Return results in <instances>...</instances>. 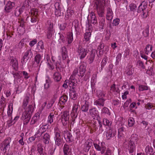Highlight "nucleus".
Here are the masks:
<instances>
[{"label": "nucleus", "instance_id": "obj_1", "mask_svg": "<svg viewBox=\"0 0 155 155\" xmlns=\"http://www.w3.org/2000/svg\"><path fill=\"white\" fill-rule=\"evenodd\" d=\"M29 94H28L25 96L22 103V107L25 110L21 117L24 124H27L31 117L33 112V106L32 105L27 106L28 103Z\"/></svg>", "mask_w": 155, "mask_h": 155}, {"label": "nucleus", "instance_id": "obj_2", "mask_svg": "<svg viewBox=\"0 0 155 155\" xmlns=\"http://www.w3.org/2000/svg\"><path fill=\"white\" fill-rule=\"evenodd\" d=\"M78 72V69L77 68H76L74 71L69 79L65 80L62 86L63 87L66 86H69V87H72L73 86H77L78 84L77 80L75 79V78L76 77Z\"/></svg>", "mask_w": 155, "mask_h": 155}, {"label": "nucleus", "instance_id": "obj_3", "mask_svg": "<svg viewBox=\"0 0 155 155\" xmlns=\"http://www.w3.org/2000/svg\"><path fill=\"white\" fill-rule=\"evenodd\" d=\"M137 135L136 134L132 135L131 137V139L128 143L127 149L130 153H132L136 146L137 143Z\"/></svg>", "mask_w": 155, "mask_h": 155}, {"label": "nucleus", "instance_id": "obj_4", "mask_svg": "<svg viewBox=\"0 0 155 155\" xmlns=\"http://www.w3.org/2000/svg\"><path fill=\"white\" fill-rule=\"evenodd\" d=\"M147 2L144 1L139 6L137 11L138 13H140L143 18H146L148 15V10L146 9L147 7Z\"/></svg>", "mask_w": 155, "mask_h": 155}, {"label": "nucleus", "instance_id": "obj_5", "mask_svg": "<svg viewBox=\"0 0 155 155\" xmlns=\"http://www.w3.org/2000/svg\"><path fill=\"white\" fill-rule=\"evenodd\" d=\"M54 130L55 143L56 145L59 146L62 143L60 136L61 132L57 127L54 128Z\"/></svg>", "mask_w": 155, "mask_h": 155}, {"label": "nucleus", "instance_id": "obj_6", "mask_svg": "<svg viewBox=\"0 0 155 155\" xmlns=\"http://www.w3.org/2000/svg\"><path fill=\"white\" fill-rule=\"evenodd\" d=\"M69 118L70 115L68 112L65 111L62 114L61 119L64 126H66L69 123Z\"/></svg>", "mask_w": 155, "mask_h": 155}, {"label": "nucleus", "instance_id": "obj_7", "mask_svg": "<svg viewBox=\"0 0 155 155\" xmlns=\"http://www.w3.org/2000/svg\"><path fill=\"white\" fill-rule=\"evenodd\" d=\"M77 52L79 55H80L79 58L81 59L84 58L86 56L87 53V50L83 48L81 46L79 45Z\"/></svg>", "mask_w": 155, "mask_h": 155}, {"label": "nucleus", "instance_id": "obj_8", "mask_svg": "<svg viewBox=\"0 0 155 155\" xmlns=\"http://www.w3.org/2000/svg\"><path fill=\"white\" fill-rule=\"evenodd\" d=\"M90 115L94 119L98 120L100 118L99 112L95 108H93L89 110Z\"/></svg>", "mask_w": 155, "mask_h": 155}, {"label": "nucleus", "instance_id": "obj_9", "mask_svg": "<svg viewBox=\"0 0 155 155\" xmlns=\"http://www.w3.org/2000/svg\"><path fill=\"white\" fill-rule=\"evenodd\" d=\"M33 54L32 53L31 49L28 50L25 53L22 59L21 63L23 64L26 62L29 57H32Z\"/></svg>", "mask_w": 155, "mask_h": 155}, {"label": "nucleus", "instance_id": "obj_10", "mask_svg": "<svg viewBox=\"0 0 155 155\" xmlns=\"http://www.w3.org/2000/svg\"><path fill=\"white\" fill-rule=\"evenodd\" d=\"M86 64L84 63H81L80 64L79 67L80 75H78V76H81L82 77L84 75V73L86 71Z\"/></svg>", "mask_w": 155, "mask_h": 155}, {"label": "nucleus", "instance_id": "obj_11", "mask_svg": "<svg viewBox=\"0 0 155 155\" xmlns=\"http://www.w3.org/2000/svg\"><path fill=\"white\" fill-rule=\"evenodd\" d=\"M10 63L12 64V67L15 71H17L18 69V62L17 60L13 57H10Z\"/></svg>", "mask_w": 155, "mask_h": 155}, {"label": "nucleus", "instance_id": "obj_12", "mask_svg": "<svg viewBox=\"0 0 155 155\" xmlns=\"http://www.w3.org/2000/svg\"><path fill=\"white\" fill-rule=\"evenodd\" d=\"M105 143L104 142H101V147L96 143H94V146L95 148L98 151H100L101 150V153L102 154L104 153L106 148L104 146Z\"/></svg>", "mask_w": 155, "mask_h": 155}, {"label": "nucleus", "instance_id": "obj_13", "mask_svg": "<svg viewBox=\"0 0 155 155\" xmlns=\"http://www.w3.org/2000/svg\"><path fill=\"white\" fill-rule=\"evenodd\" d=\"M15 2L9 1L6 4L5 9L7 12H9L10 10L15 6Z\"/></svg>", "mask_w": 155, "mask_h": 155}, {"label": "nucleus", "instance_id": "obj_14", "mask_svg": "<svg viewBox=\"0 0 155 155\" xmlns=\"http://www.w3.org/2000/svg\"><path fill=\"white\" fill-rule=\"evenodd\" d=\"M46 130L45 126H42L38 130L34 135L35 137L37 138L40 137L42 134Z\"/></svg>", "mask_w": 155, "mask_h": 155}, {"label": "nucleus", "instance_id": "obj_15", "mask_svg": "<svg viewBox=\"0 0 155 155\" xmlns=\"http://www.w3.org/2000/svg\"><path fill=\"white\" fill-rule=\"evenodd\" d=\"M40 120V114L38 113H36L33 116L30 122L31 125H34L39 121Z\"/></svg>", "mask_w": 155, "mask_h": 155}, {"label": "nucleus", "instance_id": "obj_16", "mask_svg": "<svg viewBox=\"0 0 155 155\" xmlns=\"http://www.w3.org/2000/svg\"><path fill=\"white\" fill-rule=\"evenodd\" d=\"M116 133V132L114 131L112 129H109L106 132V137L107 139L109 140L112 137L114 136Z\"/></svg>", "mask_w": 155, "mask_h": 155}, {"label": "nucleus", "instance_id": "obj_17", "mask_svg": "<svg viewBox=\"0 0 155 155\" xmlns=\"http://www.w3.org/2000/svg\"><path fill=\"white\" fill-rule=\"evenodd\" d=\"M92 145V143L90 140H87L84 145V151L86 152H88Z\"/></svg>", "mask_w": 155, "mask_h": 155}, {"label": "nucleus", "instance_id": "obj_18", "mask_svg": "<svg viewBox=\"0 0 155 155\" xmlns=\"http://www.w3.org/2000/svg\"><path fill=\"white\" fill-rule=\"evenodd\" d=\"M70 96L71 98L74 100L77 98V94L75 91L74 88H70Z\"/></svg>", "mask_w": 155, "mask_h": 155}, {"label": "nucleus", "instance_id": "obj_19", "mask_svg": "<svg viewBox=\"0 0 155 155\" xmlns=\"http://www.w3.org/2000/svg\"><path fill=\"white\" fill-rule=\"evenodd\" d=\"M105 101L104 98H99L95 101L94 103V104L98 107L103 106Z\"/></svg>", "mask_w": 155, "mask_h": 155}, {"label": "nucleus", "instance_id": "obj_20", "mask_svg": "<svg viewBox=\"0 0 155 155\" xmlns=\"http://www.w3.org/2000/svg\"><path fill=\"white\" fill-rule=\"evenodd\" d=\"M53 24L50 23L48 28L47 37L48 39H50L53 33Z\"/></svg>", "mask_w": 155, "mask_h": 155}, {"label": "nucleus", "instance_id": "obj_21", "mask_svg": "<svg viewBox=\"0 0 155 155\" xmlns=\"http://www.w3.org/2000/svg\"><path fill=\"white\" fill-rule=\"evenodd\" d=\"M113 14L112 10L109 8H108L107 9V14L106 18L108 20H111L113 18Z\"/></svg>", "mask_w": 155, "mask_h": 155}, {"label": "nucleus", "instance_id": "obj_22", "mask_svg": "<svg viewBox=\"0 0 155 155\" xmlns=\"http://www.w3.org/2000/svg\"><path fill=\"white\" fill-rule=\"evenodd\" d=\"M64 138L67 142H71L72 140V136L69 132H66L64 134Z\"/></svg>", "mask_w": 155, "mask_h": 155}, {"label": "nucleus", "instance_id": "obj_23", "mask_svg": "<svg viewBox=\"0 0 155 155\" xmlns=\"http://www.w3.org/2000/svg\"><path fill=\"white\" fill-rule=\"evenodd\" d=\"M13 109L12 104L10 103L8 106L7 113L8 117H10V118L11 119L12 118V113Z\"/></svg>", "mask_w": 155, "mask_h": 155}, {"label": "nucleus", "instance_id": "obj_24", "mask_svg": "<svg viewBox=\"0 0 155 155\" xmlns=\"http://www.w3.org/2000/svg\"><path fill=\"white\" fill-rule=\"evenodd\" d=\"M125 128L124 126H122L118 130V135L119 137H123L125 133Z\"/></svg>", "mask_w": 155, "mask_h": 155}, {"label": "nucleus", "instance_id": "obj_25", "mask_svg": "<svg viewBox=\"0 0 155 155\" xmlns=\"http://www.w3.org/2000/svg\"><path fill=\"white\" fill-rule=\"evenodd\" d=\"M62 58L65 59L67 57V51L65 47H62L61 48Z\"/></svg>", "mask_w": 155, "mask_h": 155}, {"label": "nucleus", "instance_id": "obj_26", "mask_svg": "<svg viewBox=\"0 0 155 155\" xmlns=\"http://www.w3.org/2000/svg\"><path fill=\"white\" fill-rule=\"evenodd\" d=\"M53 78L54 81L57 82H58L60 80L61 78V74L58 72L56 71L54 74Z\"/></svg>", "mask_w": 155, "mask_h": 155}, {"label": "nucleus", "instance_id": "obj_27", "mask_svg": "<svg viewBox=\"0 0 155 155\" xmlns=\"http://www.w3.org/2000/svg\"><path fill=\"white\" fill-rule=\"evenodd\" d=\"M67 38L68 42V44H71L72 42L73 38V34L72 32H68L67 34Z\"/></svg>", "mask_w": 155, "mask_h": 155}, {"label": "nucleus", "instance_id": "obj_28", "mask_svg": "<svg viewBox=\"0 0 155 155\" xmlns=\"http://www.w3.org/2000/svg\"><path fill=\"white\" fill-rule=\"evenodd\" d=\"M42 57V56L39 54H36L35 57V61L37 64H39L40 63V65H41V63L42 62L41 61Z\"/></svg>", "mask_w": 155, "mask_h": 155}, {"label": "nucleus", "instance_id": "obj_29", "mask_svg": "<svg viewBox=\"0 0 155 155\" xmlns=\"http://www.w3.org/2000/svg\"><path fill=\"white\" fill-rule=\"evenodd\" d=\"M103 3V2L102 3L101 0H95V4L96 5V9L104 8Z\"/></svg>", "mask_w": 155, "mask_h": 155}, {"label": "nucleus", "instance_id": "obj_30", "mask_svg": "<svg viewBox=\"0 0 155 155\" xmlns=\"http://www.w3.org/2000/svg\"><path fill=\"white\" fill-rule=\"evenodd\" d=\"M99 28L100 29H104V27L105 24V18H102L100 19L99 22Z\"/></svg>", "mask_w": 155, "mask_h": 155}, {"label": "nucleus", "instance_id": "obj_31", "mask_svg": "<svg viewBox=\"0 0 155 155\" xmlns=\"http://www.w3.org/2000/svg\"><path fill=\"white\" fill-rule=\"evenodd\" d=\"M152 50V45L148 44L147 45L144 49V51L145 53L148 54L149 52L151 51Z\"/></svg>", "mask_w": 155, "mask_h": 155}, {"label": "nucleus", "instance_id": "obj_32", "mask_svg": "<svg viewBox=\"0 0 155 155\" xmlns=\"http://www.w3.org/2000/svg\"><path fill=\"white\" fill-rule=\"evenodd\" d=\"M104 8H103L97 9L99 16L102 18H103L104 15Z\"/></svg>", "mask_w": 155, "mask_h": 155}, {"label": "nucleus", "instance_id": "obj_33", "mask_svg": "<svg viewBox=\"0 0 155 155\" xmlns=\"http://www.w3.org/2000/svg\"><path fill=\"white\" fill-rule=\"evenodd\" d=\"M71 149H70L68 146L65 144L64 147V154H71L70 151Z\"/></svg>", "mask_w": 155, "mask_h": 155}, {"label": "nucleus", "instance_id": "obj_34", "mask_svg": "<svg viewBox=\"0 0 155 155\" xmlns=\"http://www.w3.org/2000/svg\"><path fill=\"white\" fill-rule=\"evenodd\" d=\"M102 122L104 125L107 126L109 127L112 124V122L111 121L105 118L103 119Z\"/></svg>", "mask_w": 155, "mask_h": 155}, {"label": "nucleus", "instance_id": "obj_35", "mask_svg": "<svg viewBox=\"0 0 155 155\" xmlns=\"http://www.w3.org/2000/svg\"><path fill=\"white\" fill-rule=\"evenodd\" d=\"M37 150L40 154H42L43 153V148L42 145L41 143H39L37 145Z\"/></svg>", "mask_w": 155, "mask_h": 155}, {"label": "nucleus", "instance_id": "obj_36", "mask_svg": "<svg viewBox=\"0 0 155 155\" xmlns=\"http://www.w3.org/2000/svg\"><path fill=\"white\" fill-rule=\"evenodd\" d=\"M3 146L4 147V150H7L9 149L10 147V142L9 140H5L4 142Z\"/></svg>", "mask_w": 155, "mask_h": 155}, {"label": "nucleus", "instance_id": "obj_37", "mask_svg": "<svg viewBox=\"0 0 155 155\" xmlns=\"http://www.w3.org/2000/svg\"><path fill=\"white\" fill-rule=\"evenodd\" d=\"M78 108V104H74L73 106L71 114H72L73 115H75L76 113L77 112Z\"/></svg>", "mask_w": 155, "mask_h": 155}, {"label": "nucleus", "instance_id": "obj_38", "mask_svg": "<svg viewBox=\"0 0 155 155\" xmlns=\"http://www.w3.org/2000/svg\"><path fill=\"white\" fill-rule=\"evenodd\" d=\"M44 142L45 144L48 143L50 140V136L48 133H46L44 136L43 138Z\"/></svg>", "mask_w": 155, "mask_h": 155}, {"label": "nucleus", "instance_id": "obj_39", "mask_svg": "<svg viewBox=\"0 0 155 155\" xmlns=\"http://www.w3.org/2000/svg\"><path fill=\"white\" fill-rule=\"evenodd\" d=\"M68 100V97L66 95L62 96L60 98L59 102L61 104L65 103Z\"/></svg>", "mask_w": 155, "mask_h": 155}, {"label": "nucleus", "instance_id": "obj_40", "mask_svg": "<svg viewBox=\"0 0 155 155\" xmlns=\"http://www.w3.org/2000/svg\"><path fill=\"white\" fill-rule=\"evenodd\" d=\"M153 151L152 148L149 146H147L145 149V152L147 155H150Z\"/></svg>", "mask_w": 155, "mask_h": 155}, {"label": "nucleus", "instance_id": "obj_41", "mask_svg": "<svg viewBox=\"0 0 155 155\" xmlns=\"http://www.w3.org/2000/svg\"><path fill=\"white\" fill-rule=\"evenodd\" d=\"M104 114L108 116L110 115V113L109 109L106 107H104L101 110V114Z\"/></svg>", "mask_w": 155, "mask_h": 155}, {"label": "nucleus", "instance_id": "obj_42", "mask_svg": "<svg viewBox=\"0 0 155 155\" xmlns=\"http://www.w3.org/2000/svg\"><path fill=\"white\" fill-rule=\"evenodd\" d=\"M31 14L32 16L37 17L38 16V10L36 8H32L31 10Z\"/></svg>", "mask_w": 155, "mask_h": 155}, {"label": "nucleus", "instance_id": "obj_43", "mask_svg": "<svg viewBox=\"0 0 155 155\" xmlns=\"http://www.w3.org/2000/svg\"><path fill=\"white\" fill-rule=\"evenodd\" d=\"M54 116V115L52 113L50 114V115L48 116L47 120L48 124H51L53 122V118Z\"/></svg>", "mask_w": 155, "mask_h": 155}, {"label": "nucleus", "instance_id": "obj_44", "mask_svg": "<svg viewBox=\"0 0 155 155\" xmlns=\"http://www.w3.org/2000/svg\"><path fill=\"white\" fill-rule=\"evenodd\" d=\"M44 48L43 42L41 41L39 42L37 45V49L38 51H40L41 50H43Z\"/></svg>", "mask_w": 155, "mask_h": 155}, {"label": "nucleus", "instance_id": "obj_45", "mask_svg": "<svg viewBox=\"0 0 155 155\" xmlns=\"http://www.w3.org/2000/svg\"><path fill=\"white\" fill-rule=\"evenodd\" d=\"M88 107L89 105L88 104L85 102L81 107L82 110L84 112H86L88 109Z\"/></svg>", "mask_w": 155, "mask_h": 155}, {"label": "nucleus", "instance_id": "obj_46", "mask_svg": "<svg viewBox=\"0 0 155 155\" xmlns=\"http://www.w3.org/2000/svg\"><path fill=\"white\" fill-rule=\"evenodd\" d=\"M12 74L14 75V78L15 79H19L21 77L20 75V74H21V71H19L17 73L13 72Z\"/></svg>", "mask_w": 155, "mask_h": 155}, {"label": "nucleus", "instance_id": "obj_47", "mask_svg": "<svg viewBox=\"0 0 155 155\" xmlns=\"http://www.w3.org/2000/svg\"><path fill=\"white\" fill-rule=\"evenodd\" d=\"M30 4H31V2L30 0H25L23 5L25 6V8H27L28 9L29 8H30Z\"/></svg>", "mask_w": 155, "mask_h": 155}, {"label": "nucleus", "instance_id": "obj_48", "mask_svg": "<svg viewBox=\"0 0 155 155\" xmlns=\"http://www.w3.org/2000/svg\"><path fill=\"white\" fill-rule=\"evenodd\" d=\"M149 26H147L144 31L143 32V35L145 37H147L149 35Z\"/></svg>", "mask_w": 155, "mask_h": 155}, {"label": "nucleus", "instance_id": "obj_49", "mask_svg": "<svg viewBox=\"0 0 155 155\" xmlns=\"http://www.w3.org/2000/svg\"><path fill=\"white\" fill-rule=\"evenodd\" d=\"M134 124V118L132 117H130L128 120V125L129 127L133 126Z\"/></svg>", "mask_w": 155, "mask_h": 155}, {"label": "nucleus", "instance_id": "obj_50", "mask_svg": "<svg viewBox=\"0 0 155 155\" xmlns=\"http://www.w3.org/2000/svg\"><path fill=\"white\" fill-rule=\"evenodd\" d=\"M61 61L60 59H59L58 61H57L55 62V65L56 66V68L57 71H58V69H60V68H61Z\"/></svg>", "mask_w": 155, "mask_h": 155}, {"label": "nucleus", "instance_id": "obj_51", "mask_svg": "<svg viewBox=\"0 0 155 155\" xmlns=\"http://www.w3.org/2000/svg\"><path fill=\"white\" fill-rule=\"evenodd\" d=\"M91 33L90 32H86L84 35V38L86 41H88L91 37Z\"/></svg>", "mask_w": 155, "mask_h": 155}, {"label": "nucleus", "instance_id": "obj_52", "mask_svg": "<svg viewBox=\"0 0 155 155\" xmlns=\"http://www.w3.org/2000/svg\"><path fill=\"white\" fill-rule=\"evenodd\" d=\"M146 109L150 110L154 107V104L152 103H148L145 106Z\"/></svg>", "mask_w": 155, "mask_h": 155}, {"label": "nucleus", "instance_id": "obj_53", "mask_svg": "<svg viewBox=\"0 0 155 155\" xmlns=\"http://www.w3.org/2000/svg\"><path fill=\"white\" fill-rule=\"evenodd\" d=\"M104 45L103 43H101L100 45L98 47L97 50L99 51V54H102V52L103 50L102 49L104 48Z\"/></svg>", "mask_w": 155, "mask_h": 155}, {"label": "nucleus", "instance_id": "obj_54", "mask_svg": "<svg viewBox=\"0 0 155 155\" xmlns=\"http://www.w3.org/2000/svg\"><path fill=\"white\" fill-rule=\"evenodd\" d=\"M97 95L99 98H103L104 97L105 94L102 91H97Z\"/></svg>", "mask_w": 155, "mask_h": 155}, {"label": "nucleus", "instance_id": "obj_55", "mask_svg": "<svg viewBox=\"0 0 155 155\" xmlns=\"http://www.w3.org/2000/svg\"><path fill=\"white\" fill-rule=\"evenodd\" d=\"M133 70L132 68H128L125 71L126 74L128 76L132 75L133 74Z\"/></svg>", "mask_w": 155, "mask_h": 155}, {"label": "nucleus", "instance_id": "obj_56", "mask_svg": "<svg viewBox=\"0 0 155 155\" xmlns=\"http://www.w3.org/2000/svg\"><path fill=\"white\" fill-rule=\"evenodd\" d=\"M129 7L130 11L134 12L136 10L137 6L134 4H131L129 5Z\"/></svg>", "mask_w": 155, "mask_h": 155}, {"label": "nucleus", "instance_id": "obj_57", "mask_svg": "<svg viewBox=\"0 0 155 155\" xmlns=\"http://www.w3.org/2000/svg\"><path fill=\"white\" fill-rule=\"evenodd\" d=\"M22 12L21 10H20L19 8H17L15 10V14L16 16H18Z\"/></svg>", "mask_w": 155, "mask_h": 155}, {"label": "nucleus", "instance_id": "obj_58", "mask_svg": "<svg viewBox=\"0 0 155 155\" xmlns=\"http://www.w3.org/2000/svg\"><path fill=\"white\" fill-rule=\"evenodd\" d=\"M120 21V19L118 18H116L114 19L112 24L113 26L117 25L119 24Z\"/></svg>", "mask_w": 155, "mask_h": 155}, {"label": "nucleus", "instance_id": "obj_59", "mask_svg": "<svg viewBox=\"0 0 155 155\" xmlns=\"http://www.w3.org/2000/svg\"><path fill=\"white\" fill-rule=\"evenodd\" d=\"M58 35L60 37V38L58 40V41L60 43H61V42H64L65 40L64 36L60 33H59Z\"/></svg>", "mask_w": 155, "mask_h": 155}, {"label": "nucleus", "instance_id": "obj_60", "mask_svg": "<svg viewBox=\"0 0 155 155\" xmlns=\"http://www.w3.org/2000/svg\"><path fill=\"white\" fill-rule=\"evenodd\" d=\"M67 23H64L61 24L60 25V29L61 30H64L67 26Z\"/></svg>", "mask_w": 155, "mask_h": 155}, {"label": "nucleus", "instance_id": "obj_61", "mask_svg": "<svg viewBox=\"0 0 155 155\" xmlns=\"http://www.w3.org/2000/svg\"><path fill=\"white\" fill-rule=\"evenodd\" d=\"M18 22L20 24V26L23 27L24 26L25 22L24 21V19L21 18L18 19Z\"/></svg>", "mask_w": 155, "mask_h": 155}, {"label": "nucleus", "instance_id": "obj_62", "mask_svg": "<svg viewBox=\"0 0 155 155\" xmlns=\"http://www.w3.org/2000/svg\"><path fill=\"white\" fill-rule=\"evenodd\" d=\"M55 14L58 17L61 16L62 14V13L61 12V9H55Z\"/></svg>", "mask_w": 155, "mask_h": 155}, {"label": "nucleus", "instance_id": "obj_63", "mask_svg": "<svg viewBox=\"0 0 155 155\" xmlns=\"http://www.w3.org/2000/svg\"><path fill=\"white\" fill-rule=\"evenodd\" d=\"M95 57V53L92 52L91 54L90 58H89V60H90V63H92Z\"/></svg>", "mask_w": 155, "mask_h": 155}, {"label": "nucleus", "instance_id": "obj_64", "mask_svg": "<svg viewBox=\"0 0 155 155\" xmlns=\"http://www.w3.org/2000/svg\"><path fill=\"white\" fill-rule=\"evenodd\" d=\"M51 82L49 79L46 80V83L44 84L45 87H49L51 86Z\"/></svg>", "mask_w": 155, "mask_h": 155}]
</instances>
